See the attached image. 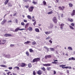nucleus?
Instances as JSON below:
<instances>
[{"mask_svg": "<svg viewBox=\"0 0 75 75\" xmlns=\"http://www.w3.org/2000/svg\"><path fill=\"white\" fill-rule=\"evenodd\" d=\"M52 21L55 24H57L58 20H57V18L55 17H54L52 19Z\"/></svg>", "mask_w": 75, "mask_h": 75, "instance_id": "nucleus-1", "label": "nucleus"}, {"mask_svg": "<svg viewBox=\"0 0 75 75\" xmlns=\"http://www.w3.org/2000/svg\"><path fill=\"white\" fill-rule=\"evenodd\" d=\"M40 60V58H35L33 60V62H38V61H39Z\"/></svg>", "mask_w": 75, "mask_h": 75, "instance_id": "nucleus-2", "label": "nucleus"}, {"mask_svg": "<svg viewBox=\"0 0 75 75\" xmlns=\"http://www.w3.org/2000/svg\"><path fill=\"white\" fill-rule=\"evenodd\" d=\"M33 8H34V7L30 6L29 8V10L30 12H33Z\"/></svg>", "mask_w": 75, "mask_h": 75, "instance_id": "nucleus-3", "label": "nucleus"}, {"mask_svg": "<svg viewBox=\"0 0 75 75\" xmlns=\"http://www.w3.org/2000/svg\"><path fill=\"white\" fill-rule=\"evenodd\" d=\"M53 27H54V25L52 23H51L50 26L48 27V28L49 29H52L53 28Z\"/></svg>", "mask_w": 75, "mask_h": 75, "instance_id": "nucleus-4", "label": "nucleus"}, {"mask_svg": "<svg viewBox=\"0 0 75 75\" xmlns=\"http://www.w3.org/2000/svg\"><path fill=\"white\" fill-rule=\"evenodd\" d=\"M4 57L5 58H11V56L10 55H4Z\"/></svg>", "mask_w": 75, "mask_h": 75, "instance_id": "nucleus-5", "label": "nucleus"}, {"mask_svg": "<svg viewBox=\"0 0 75 75\" xmlns=\"http://www.w3.org/2000/svg\"><path fill=\"white\" fill-rule=\"evenodd\" d=\"M62 7H61V6H59L58 8L59 9V10H62V11H63V10H64V8H65V7L62 6Z\"/></svg>", "mask_w": 75, "mask_h": 75, "instance_id": "nucleus-6", "label": "nucleus"}, {"mask_svg": "<svg viewBox=\"0 0 75 75\" xmlns=\"http://www.w3.org/2000/svg\"><path fill=\"white\" fill-rule=\"evenodd\" d=\"M42 73V71H41V70H39L37 74L38 75H41Z\"/></svg>", "mask_w": 75, "mask_h": 75, "instance_id": "nucleus-7", "label": "nucleus"}, {"mask_svg": "<svg viewBox=\"0 0 75 75\" xmlns=\"http://www.w3.org/2000/svg\"><path fill=\"white\" fill-rule=\"evenodd\" d=\"M52 33V31H49L48 32L46 31L45 32V33L46 35H48V34H50V33Z\"/></svg>", "mask_w": 75, "mask_h": 75, "instance_id": "nucleus-8", "label": "nucleus"}, {"mask_svg": "<svg viewBox=\"0 0 75 75\" xmlns=\"http://www.w3.org/2000/svg\"><path fill=\"white\" fill-rule=\"evenodd\" d=\"M24 30V29H20V28H16L15 30V31H17L18 30Z\"/></svg>", "mask_w": 75, "mask_h": 75, "instance_id": "nucleus-9", "label": "nucleus"}, {"mask_svg": "<svg viewBox=\"0 0 75 75\" xmlns=\"http://www.w3.org/2000/svg\"><path fill=\"white\" fill-rule=\"evenodd\" d=\"M16 69H17V70H20V68H19V67H14L13 68V70L14 71H16Z\"/></svg>", "mask_w": 75, "mask_h": 75, "instance_id": "nucleus-10", "label": "nucleus"}, {"mask_svg": "<svg viewBox=\"0 0 75 75\" xmlns=\"http://www.w3.org/2000/svg\"><path fill=\"white\" fill-rule=\"evenodd\" d=\"M47 58H51V55H48L45 56V58L47 59Z\"/></svg>", "mask_w": 75, "mask_h": 75, "instance_id": "nucleus-11", "label": "nucleus"}, {"mask_svg": "<svg viewBox=\"0 0 75 75\" xmlns=\"http://www.w3.org/2000/svg\"><path fill=\"white\" fill-rule=\"evenodd\" d=\"M5 37H11V35L10 34H6L4 35Z\"/></svg>", "mask_w": 75, "mask_h": 75, "instance_id": "nucleus-12", "label": "nucleus"}, {"mask_svg": "<svg viewBox=\"0 0 75 75\" xmlns=\"http://www.w3.org/2000/svg\"><path fill=\"white\" fill-rule=\"evenodd\" d=\"M25 66V64L24 63H22L21 64V67H24Z\"/></svg>", "mask_w": 75, "mask_h": 75, "instance_id": "nucleus-13", "label": "nucleus"}, {"mask_svg": "<svg viewBox=\"0 0 75 75\" xmlns=\"http://www.w3.org/2000/svg\"><path fill=\"white\" fill-rule=\"evenodd\" d=\"M64 25H65L64 24L62 23L60 25V28L61 29H63V27L64 26Z\"/></svg>", "mask_w": 75, "mask_h": 75, "instance_id": "nucleus-14", "label": "nucleus"}, {"mask_svg": "<svg viewBox=\"0 0 75 75\" xmlns=\"http://www.w3.org/2000/svg\"><path fill=\"white\" fill-rule=\"evenodd\" d=\"M35 31L36 32H37V33H40V30H39V29L38 28H35Z\"/></svg>", "mask_w": 75, "mask_h": 75, "instance_id": "nucleus-15", "label": "nucleus"}, {"mask_svg": "<svg viewBox=\"0 0 75 75\" xmlns=\"http://www.w3.org/2000/svg\"><path fill=\"white\" fill-rule=\"evenodd\" d=\"M71 15L72 16H74L75 15V10H73L72 12V13L71 14Z\"/></svg>", "mask_w": 75, "mask_h": 75, "instance_id": "nucleus-16", "label": "nucleus"}, {"mask_svg": "<svg viewBox=\"0 0 75 75\" xmlns=\"http://www.w3.org/2000/svg\"><path fill=\"white\" fill-rule=\"evenodd\" d=\"M28 30L29 31H32L33 30V28L31 27H29L28 28Z\"/></svg>", "mask_w": 75, "mask_h": 75, "instance_id": "nucleus-17", "label": "nucleus"}, {"mask_svg": "<svg viewBox=\"0 0 75 75\" xmlns=\"http://www.w3.org/2000/svg\"><path fill=\"white\" fill-rule=\"evenodd\" d=\"M31 42L30 41H28L26 42H25L24 43V44H28L29 43H30Z\"/></svg>", "mask_w": 75, "mask_h": 75, "instance_id": "nucleus-18", "label": "nucleus"}, {"mask_svg": "<svg viewBox=\"0 0 75 75\" xmlns=\"http://www.w3.org/2000/svg\"><path fill=\"white\" fill-rule=\"evenodd\" d=\"M0 66L1 67H3L4 68H6V67H7V66L5 65L1 64L0 65Z\"/></svg>", "mask_w": 75, "mask_h": 75, "instance_id": "nucleus-19", "label": "nucleus"}, {"mask_svg": "<svg viewBox=\"0 0 75 75\" xmlns=\"http://www.w3.org/2000/svg\"><path fill=\"white\" fill-rule=\"evenodd\" d=\"M27 18L28 19H30V20H31L32 17H31V16L30 15H28L27 16Z\"/></svg>", "mask_w": 75, "mask_h": 75, "instance_id": "nucleus-20", "label": "nucleus"}, {"mask_svg": "<svg viewBox=\"0 0 75 75\" xmlns=\"http://www.w3.org/2000/svg\"><path fill=\"white\" fill-rule=\"evenodd\" d=\"M68 20L69 21H70V22H73V20L71 18H68Z\"/></svg>", "mask_w": 75, "mask_h": 75, "instance_id": "nucleus-21", "label": "nucleus"}, {"mask_svg": "<svg viewBox=\"0 0 75 75\" xmlns=\"http://www.w3.org/2000/svg\"><path fill=\"white\" fill-rule=\"evenodd\" d=\"M44 48H45V49H46L47 50V52H48V51H49V49L48 48H47V47L45 46H44Z\"/></svg>", "mask_w": 75, "mask_h": 75, "instance_id": "nucleus-22", "label": "nucleus"}, {"mask_svg": "<svg viewBox=\"0 0 75 75\" xmlns=\"http://www.w3.org/2000/svg\"><path fill=\"white\" fill-rule=\"evenodd\" d=\"M69 27L70 29H71V30H74V27H73L71 26V25H70L69 26Z\"/></svg>", "mask_w": 75, "mask_h": 75, "instance_id": "nucleus-23", "label": "nucleus"}, {"mask_svg": "<svg viewBox=\"0 0 75 75\" xmlns=\"http://www.w3.org/2000/svg\"><path fill=\"white\" fill-rule=\"evenodd\" d=\"M50 39H51V40H52V38H51L50 37V36H49L46 38V40H50Z\"/></svg>", "mask_w": 75, "mask_h": 75, "instance_id": "nucleus-24", "label": "nucleus"}, {"mask_svg": "<svg viewBox=\"0 0 75 75\" xmlns=\"http://www.w3.org/2000/svg\"><path fill=\"white\" fill-rule=\"evenodd\" d=\"M9 1V0H6L5 2V5H6L7 4L8 2V1Z\"/></svg>", "mask_w": 75, "mask_h": 75, "instance_id": "nucleus-25", "label": "nucleus"}, {"mask_svg": "<svg viewBox=\"0 0 75 75\" xmlns=\"http://www.w3.org/2000/svg\"><path fill=\"white\" fill-rule=\"evenodd\" d=\"M50 51H54V50H55V49L54 48L50 47Z\"/></svg>", "mask_w": 75, "mask_h": 75, "instance_id": "nucleus-26", "label": "nucleus"}, {"mask_svg": "<svg viewBox=\"0 0 75 75\" xmlns=\"http://www.w3.org/2000/svg\"><path fill=\"white\" fill-rule=\"evenodd\" d=\"M8 6L9 7H12L13 6V5L11 3H9L8 4Z\"/></svg>", "mask_w": 75, "mask_h": 75, "instance_id": "nucleus-27", "label": "nucleus"}, {"mask_svg": "<svg viewBox=\"0 0 75 75\" xmlns=\"http://www.w3.org/2000/svg\"><path fill=\"white\" fill-rule=\"evenodd\" d=\"M32 45H35V44H36V42L35 41H34L32 42Z\"/></svg>", "mask_w": 75, "mask_h": 75, "instance_id": "nucleus-28", "label": "nucleus"}, {"mask_svg": "<svg viewBox=\"0 0 75 75\" xmlns=\"http://www.w3.org/2000/svg\"><path fill=\"white\" fill-rule=\"evenodd\" d=\"M68 49H69V50H72V47H68Z\"/></svg>", "mask_w": 75, "mask_h": 75, "instance_id": "nucleus-29", "label": "nucleus"}, {"mask_svg": "<svg viewBox=\"0 0 75 75\" xmlns=\"http://www.w3.org/2000/svg\"><path fill=\"white\" fill-rule=\"evenodd\" d=\"M28 66L29 68H31V63H29L28 65Z\"/></svg>", "mask_w": 75, "mask_h": 75, "instance_id": "nucleus-30", "label": "nucleus"}, {"mask_svg": "<svg viewBox=\"0 0 75 75\" xmlns=\"http://www.w3.org/2000/svg\"><path fill=\"white\" fill-rule=\"evenodd\" d=\"M26 54L27 55V56H29V53H28V51L26 52Z\"/></svg>", "mask_w": 75, "mask_h": 75, "instance_id": "nucleus-31", "label": "nucleus"}, {"mask_svg": "<svg viewBox=\"0 0 75 75\" xmlns=\"http://www.w3.org/2000/svg\"><path fill=\"white\" fill-rule=\"evenodd\" d=\"M29 51L30 52H33V50L32 49H29Z\"/></svg>", "mask_w": 75, "mask_h": 75, "instance_id": "nucleus-32", "label": "nucleus"}, {"mask_svg": "<svg viewBox=\"0 0 75 75\" xmlns=\"http://www.w3.org/2000/svg\"><path fill=\"white\" fill-rule=\"evenodd\" d=\"M69 5L70 7H72L73 5L72 4L70 3L69 4Z\"/></svg>", "mask_w": 75, "mask_h": 75, "instance_id": "nucleus-33", "label": "nucleus"}, {"mask_svg": "<svg viewBox=\"0 0 75 75\" xmlns=\"http://www.w3.org/2000/svg\"><path fill=\"white\" fill-rule=\"evenodd\" d=\"M47 14H52V11H51L49 12H48Z\"/></svg>", "mask_w": 75, "mask_h": 75, "instance_id": "nucleus-34", "label": "nucleus"}, {"mask_svg": "<svg viewBox=\"0 0 75 75\" xmlns=\"http://www.w3.org/2000/svg\"><path fill=\"white\" fill-rule=\"evenodd\" d=\"M32 3H33V4H37V2H35V1H33L32 2Z\"/></svg>", "mask_w": 75, "mask_h": 75, "instance_id": "nucleus-35", "label": "nucleus"}, {"mask_svg": "<svg viewBox=\"0 0 75 75\" xmlns=\"http://www.w3.org/2000/svg\"><path fill=\"white\" fill-rule=\"evenodd\" d=\"M71 26H72L73 27L74 26V24L73 23H71Z\"/></svg>", "mask_w": 75, "mask_h": 75, "instance_id": "nucleus-36", "label": "nucleus"}, {"mask_svg": "<svg viewBox=\"0 0 75 75\" xmlns=\"http://www.w3.org/2000/svg\"><path fill=\"white\" fill-rule=\"evenodd\" d=\"M41 69H42V70H43L44 71H45V68L43 67V68H41Z\"/></svg>", "mask_w": 75, "mask_h": 75, "instance_id": "nucleus-37", "label": "nucleus"}, {"mask_svg": "<svg viewBox=\"0 0 75 75\" xmlns=\"http://www.w3.org/2000/svg\"><path fill=\"white\" fill-rule=\"evenodd\" d=\"M51 68L50 67H47V70H48V71H50V70H51Z\"/></svg>", "mask_w": 75, "mask_h": 75, "instance_id": "nucleus-38", "label": "nucleus"}, {"mask_svg": "<svg viewBox=\"0 0 75 75\" xmlns=\"http://www.w3.org/2000/svg\"><path fill=\"white\" fill-rule=\"evenodd\" d=\"M2 44H4V43L1 42V40H0V45H2Z\"/></svg>", "mask_w": 75, "mask_h": 75, "instance_id": "nucleus-39", "label": "nucleus"}, {"mask_svg": "<svg viewBox=\"0 0 75 75\" xmlns=\"http://www.w3.org/2000/svg\"><path fill=\"white\" fill-rule=\"evenodd\" d=\"M71 59L72 60H73V61H75V58L74 57H72Z\"/></svg>", "mask_w": 75, "mask_h": 75, "instance_id": "nucleus-40", "label": "nucleus"}, {"mask_svg": "<svg viewBox=\"0 0 75 75\" xmlns=\"http://www.w3.org/2000/svg\"><path fill=\"white\" fill-rule=\"evenodd\" d=\"M8 69H10V70L13 69V67H9L8 68Z\"/></svg>", "mask_w": 75, "mask_h": 75, "instance_id": "nucleus-41", "label": "nucleus"}, {"mask_svg": "<svg viewBox=\"0 0 75 75\" xmlns=\"http://www.w3.org/2000/svg\"><path fill=\"white\" fill-rule=\"evenodd\" d=\"M24 25V23L23 22H22L21 23V25Z\"/></svg>", "mask_w": 75, "mask_h": 75, "instance_id": "nucleus-42", "label": "nucleus"}, {"mask_svg": "<svg viewBox=\"0 0 75 75\" xmlns=\"http://www.w3.org/2000/svg\"><path fill=\"white\" fill-rule=\"evenodd\" d=\"M29 24V23H27L25 25V28H26V27L28 26V25Z\"/></svg>", "mask_w": 75, "mask_h": 75, "instance_id": "nucleus-43", "label": "nucleus"}, {"mask_svg": "<svg viewBox=\"0 0 75 75\" xmlns=\"http://www.w3.org/2000/svg\"><path fill=\"white\" fill-rule=\"evenodd\" d=\"M57 62H52V64H57Z\"/></svg>", "mask_w": 75, "mask_h": 75, "instance_id": "nucleus-44", "label": "nucleus"}, {"mask_svg": "<svg viewBox=\"0 0 75 75\" xmlns=\"http://www.w3.org/2000/svg\"><path fill=\"white\" fill-rule=\"evenodd\" d=\"M33 74L34 75H35L36 73H35V71H33Z\"/></svg>", "mask_w": 75, "mask_h": 75, "instance_id": "nucleus-45", "label": "nucleus"}, {"mask_svg": "<svg viewBox=\"0 0 75 75\" xmlns=\"http://www.w3.org/2000/svg\"><path fill=\"white\" fill-rule=\"evenodd\" d=\"M23 21H24V22H25V23H27V20L24 19L23 20Z\"/></svg>", "mask_w": 75, "mask_h": 75, "instance_id": "nucleus-46", "label": "nucleus"}, {"mask_svg": "<svg viewBox=\"0 0 75 75\" xmlns=\"http://www.w3.org/2000/svg\"><path fill=\"white\" fill-rule=\"evenodd\" d=\"M15 21L16 23H18V20H17V19H16Z\"/></svg>", "mask_w": 75, "mask_h": 75, "instance_id": "nucleus-47", "label": "nucleus"}, {"mask_svg": "<svg viewBox=\"0 0 75 75\" xmlns=\"http://www.w3.org/2000/svg\"><path fill=\"white\" fill-rule=\"evenodd\" d=\"M49 41L50 42V43H51V44H52V41H51V40H49Z\"/></svg>", "mask_w": 75, "mask_h": 75, "instance_id": "nucleus-48", "label": "nucleus"}, {"mask_svg": "<svg viewBox=\"0 0 75 75\" xmlns=\"http://www.w3.org/2000/svg\"><path fill=\"white\" fill-rule=\"evenodd\" d=\"M43 4H44L45 5V4H46V2L45 1H43Z\"/></svg>", "mask_w": 75, "mask_h": 75, "instance_id": "nucleus-49", "label": "nucleus"}, {"mask_svg": "<svg viewBox=\"0 0 75 75\" xmlns=\"http://www.w3.org/2000/svg\"><path fill=\"white\" fill-rule=\"evenodd\" d=\"M11 73V72L9 71L7 73V75H9V74Z\"/></svg>", "mask_w": 75, "mask_h": 75, "instance_id": "nucleus-50", "label": "nucleus"}, {"mask_svg": "<svg viewBox=\"0 0 75 75\" xmlns=\"http://www.w3.org/2000/svg\"><path fill=\"white\" fill-rule=\"evenodd\" d=\"M56 71L55 70L54 71V75H55V74H56Z\"/></svg>", "mask_w": 75, "mask_h": 75, "instance_id": "nucleus-51", "label": "nucleus"}, {"mask_svg": "<svg viewBox=\"0 0 75 75\" xmlns=\"http://www.w3.org/2000/svg\"><path fill=\"white\" fill-rule=\"evenodd\" d=\"M32 21L33 22H34V21H35V19L34 18L32 19Z\"/></svg>", "mask_w": 75, "mask_h": 75, "instance_id": "nucleus-52", "label": "nucleus"}, {"mask_svg": "<svg viewBox=\"0 0 75 75\" xmlns=\"http://www.w3.org/2000/svg\"><path fill=\"white\" fill-rule=\"evenodd\" d=\"M36 23V22H35V21L34 23H33V25H35V24Z\"/></svg>", "mask_w": 75, "mask_h": 75, "instance_id": "nucleus-53", "label": "nucleus"}, {"mask_svg": "<svg viewBox=\"0 0 75 75\" xmlns=\"http://www.w3.org/2000/svg\"><path fill=\"white\" fill-rule=\"evenodd\" d=\"M69 61H71V60H72V57L69 58Z\"/></svg>", "mask_w": 75, "mask_h": 75, "instance_id": "nucleus-54", "label": "nucleus"}, {"mask_svg": "<svg viewBox=\"0 0 75 75\" xmlns=\"http://www.w3.org/2000/svg\"><path fill=\"white\" fill-rule=\"evenodd\" d=\"M14 45L11 44L10 45L11 47H14Z\"/></svg>", "mask_w": 75, "mask_h": 75, "instance_id": "nucleus-55", "label": "nucleus"}, {"mask_svg": "<svg viewBox=\"0 0 75 75\" xmlns=\"http://www.w3.org/2000/svg\"><path fill=\"white\" fill-rule=\"evenodd\" d=\"M43 65H44V66H47V64H43Z\"/></svg>", "mask_w": 75, "mask_h": 75, "instance_id": "nucleus-56", "label": "nucleus"}, {"mask_svg": "<svg viewBox=\"0 0 75 75\" xmlns=\"http://www.w3.org/2000/svg\"><path fill=\"white\" fill-rule=\"evenodd\" d=\"M3 21L4 22V23H6V20H5V19H4Z\"/></svg>", "mask_w": 75, "mask_h": 75, "instance_id": "nucleus-57", "label": "nucleus"}, {"mask_svg": "<svg viewBox=\"0 0 75 75\" xmlns=\"http://www.w3.org/2000/svg\"><path fill=\"white\" fill-rule=\"evenodd\" d=\"M11 22H12V21L10 20V21H8V23H11Z\"/></svg>", "mask_w": 75, "mask_h": 75, "instance_id": "nucleus-58", "label": "nucleus"}, {"mask_svg": "<svg viewBox=\"0 0 75 75\" xmlns=\"http://www.w3.org/2000/svg\"><path fill=\"white\" fill-rule=\"evenodd\" d=\"M4 23H5V22H4V21H2L1 23L2 24H4Z\"/></svg>", "mask_w": 75, "mask_h": 75, "instance_id": "nucleus-59", "label": "nucleus"}, {"mask_svg": "<svg viewBox=\"0 0 75 75\" xmlns=\"http://www.w3.org/2000/svg\"><path fill=\"white\" fill-rule=\"evenodd\" d=\"M64 68H66V69H68V67H64Z\"/></svg>", "mask_w": 75, "mask_h": 75, "instance_id": "nucleus-60", "label": "nucleus"}, {"mask_svg": "<svg viewBox=\"0 0 75 75\" xmlns=\"http://www.w3.org/2000/svg\"><path fill=\"white\" fill-rule=\"evenodd\" d=\"M51 64H47V66H50Z\"/></svg>", "mask_w": 75, "mask_h": 75, "instance_id": "nucleus-61", "label": "nucleus"}, {"mask_svg": "<svg viewBox=\"0 0 75 75\" xmlns=\"http://www.w3.org/2000/svg\"><path fill=\"white\" fill-rule=\"evenodd\" d=\"M68 68H69V69H71V68H72V67H71L70 66H69L68 67Z\"/></svg>", "mask_w": 75, "mask_h": 75, "instance_id": "nucleus-62", "label": "nucleus"}, {"mask_svg": "<svg viewBox=\"0 0 75 75\" xmlns=\"http://www.w3.org/2000/svg\"><path fill=\"white\" fill-rule=\"evenodd\" d=\"M63 66V65H61L59 66L60 67H62Z\"/></svg>", "mask_w": 75, "mask_h": 75, "instance_id": "nucleus-63", "label": "nucleus"}, {"mask_svg": "<svg viewBox=\"0 0 75 75\" xmlns=\"http://www.w3.org/2000/svg\"><path fill=\"white\" fill-rule=\"evenodd\" d=\"M67 73H68V74H69V70H67Z\"/></svg>", "mask_w": 75, "mask_h": 75, "instance_id": "nucleus-64", "label": "nucleus"}]
</instances>
